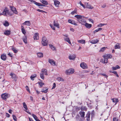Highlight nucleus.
<instances>
[{
    "mask_svg": "<svg viewBox=\"0 0 121 121\" xmlns=\"http://www.w3.org/2000/svg\"><path fill=\"white\" fill-rule=\"evenodd\" d=\"M74 17L78 19V21L82 25H84L86 22L85 20L82 18V16L76 15H75Z\"/></svg>",
    "mask_w": 121,
    "mask_h": 121,
    "instance_id": "obj_1",
    "label": "nucleus"
},
{
    "mask_svg": "<svg viewBox=\"0 0 121 121\" xmlns=\"http://www.w3.org/2000/svg\"><path fill=\"white\" fill-rule=\"evenodd\" d=\"M3 15L5 16H7L8 15H9L10 16H12L13 14V13H9L8 9L6 7L4 8L3 11Z\"/></svg>",
    "mask_w": 121,
    "mask_h": 121,
    "instance_id": "obj_2",
    "label": "nucleus"
},
{
    "mask_svg": "<svg viewBox=\"0 0 121 121\" xmlns=\"http://www.w3.org/2000/svg\"><path fill=\"white\" fill-rule=\"evenodd\" d=\"M41 43L44 46H47L48 44V40L45 37H42Z\"/></svg>",
    "mask_w": 121,
    "mask_h": 121,
    "instance_id": "obj_3",
    "label": "nucleus"
},
{
    "mask_svg": "<svg viewBox=\"0 0 121 121\" xmlns=\"http://www.w3.org/2000/svg\"><path fill=\"white\" fill-rule=\"evenodd\" d=\"M74 71V69L72 68L67 70L65 72L66 74L67 75H69L73 73Z\"/></svg>",
    "mask_w": 121,
    "mask_h": 121,
    "instance_id": "obj_4",
    "label": "nucleus"
},
{
    "mask_svg": "<svg viewBox=\"0 0 121 121\" xmlns=\"http://www.w3.org/2000/svg\"><path fill=\"white\" fill-rule=\"evenodd\" d=\"M10 96L9 95L6 93L2 94L1 95V97L4 100H5Z\"/></svg>",
    "mask_w": 121,
    "mask_h": 121,
    "instance_id": "obj_5",
    "label": "nucleus"
},
{
    "mask_svg": "<svg viewBox=\"0 0 121 121\" xmlns=\"http://www.w3.org/2000/svg\"><path fill=\"white\" fill-rule=\"evenodd\" d=\"M10 75L11 76L12 78L13 79V81L16 82L17 78V76L13 73H11L10 74Z\"/></svg>",
    "mask_w": 121,
    "mask_h": 121,
    "instance_id": "obj_6",
    "label": "nucleus"
},
{
    "mask_svg": "<svg viewBox=\"0 0 121 121\" xmlns=\"http://www.w3.org/2000/svg\"><path fill=\"white\" fill-rule=\"evenodd\" d=\"M29 1H30L32 3H34L36 4V5L38 6H45L44 5H43V4L40 3H39L37 2H36L35 1H34L33 0H28Z\"/></svg>",
    "mask_w": 121,
    "mask_h": 121,
    "instance_id": "obj_7",
    "label": "nucleus"
},
{
    "mask_svg": "<svg viewBox=\"0 0 121 121\" xmlns=\"http://www.w3.org/2000/svg\"><path fill=\"white\" fill-rule=\"evenodd\" d=\"M76 57V55L74 54L69 55L68 58L70 60H74Z\"/></svg>",
    "mask_w": 121,
    "mask_h": 121,
    "instance_id": "obj_8",
    "label": "nucleus"
},
{
    "mask_svg": "<svg viewBox=\"0 0 121 121\" xmlns=\"http://www.w3.org/2000/svg\"><path fill=\"white\" fill-rule=\"evenodd\" d=\"M80 66L83 69H86L87 68V65L85 63H82L80 64Z\"/></svg>",
    "mask_w": 121,
    "mask_h": 121,
    "instance_id": "obj_9",
    "label": "nucleus"
},
{
    "mask_svg": "<svg viewBox=\"0 0 121 121\" xmlns=\"http://www.w3.org/2000/svg\"><path fill=\"white\" fill-rule=\"evenodd\" d=\"M39 34L38 33H36L34 34V38L35 40L38 39L39 38Z\"/></svg>",
    "mask_w": 121,
    "mask_h": 121,
    "instance_id": "obj_10",
    "label": "nucleus"
},
{
    "mask_svg": "<svg viewBox=\"0 0 121 121\" xmlns=\"http://www.w3.org/2000/svg\"><path fill=\"white\" fill-rule=\"evenodd\" d=\"M85 5L86 8H88L89 9H91L93 8V6H92L90 4L87 3H85Z\"/></svg>",
    "mask_w": 121,
    "mask_h": 121,
    "instance_id": "obj_11",
    "label": "nucleus"
},
{
    "mask_svg": "<svg viewBox=\"0 0 121 121\" xmlns=\"http://www.w3.org/2000/svg\"><path fill=\"white\" fill-rule=\"evenodd\" d=\"M10 8L11 10L15 14H16L17 13V12L16 10V8L14 7H12L11 6H10Z\"/></svg>",
    "mask_w": 121,
    "mask_h": 121,
    "instance_id": "obj_12",
    "label": "nucleus"
},
{
    "mask_svg": "<svg viewBox=\"0 0 121 121\" xmlns=\"http://www.w3.org/2000/svg\"><path fill=\"white\" fill-rule=\"evenodd\" d=\"M104 59H102L101 62L104 63H107L108 62V58L104 56H103Z\"/></svg>",
    "mask_w": 121,
    "mask_h": 121,
    "instance_id": "obj_13",
    "label": "nucleus"
},
{
    "mask_svg": "<svg viewBox=\"0 0 121 121\" xmlns=\"http://www.w3.org/2000/svg\"><path fill=\"white\" fill-rule=\"evenodd\" d=\"M41 73L43 74H44L46 75H48L47 70L45 69H42Z\"/></svg>",
    "mask_w": 121,
    "mask_h": 121,
    "instance_id": "obj_14",
    "label": "nucleus"
},
{
    "mask_svg": "<svg viewBox=\"0 0 121 121\" xmlns=\"http://www.w3.org/2000/svg\"><path fill=\"white\" fill-rule=\"evenodd\" d=\"M49 62L53 66H55V63L54 60L52 59H49L48 60Z\"/></svg>",
    "mask_w": 121,
    "mask_h": 121,
    "instance_id": "obj_15",
    "label": "nucleus"
},
{
    "mask_svg": "<svg viewBox=\"0 0 121 121\" xmlns=\"http://www.w3.org/2000/svg\"><path fill=\"white\" fill-rule=\"evenodd\" d=\"M84 25H85L86 28L88 29H90L92 27L91 24L86 22Z\"/></svg>",
    "mask_w": 121,
    "mask_h": 121,
    "instance_id": "obj_16",
    "label": "nucleus"
},
{
    "mask_svg": "<svg viewBox=\"0 0 121 121\" xmlns=\"http://www.w3.org/2000/svg\"><path fill=\"white\" fill-rule=\"evenodd\" d=\"M10 31L9 30H6L4 33V34L6 35H10Z\"/></svg>",
    "mask_w": 121,
    "mask_h": 121,
    "instance_id": "obj_17",
    "label": "nucleus"
},
{
    "mask_svg": "<svg viewBox=\"0 0 121 121\" xmlns=\"http://www.w3.org/2000/svg\"><path fill=\"white\" fill-rule=\"evenodd\" d=\"M68 22L69 23H71V24L74 25L75 26H77V24L75 23V21L72 20H68Z\"/></svg>",
    "mask_w": 121,
    "mask_h": 121,
    "instance_id": "obj_18",
    "label": "nucleus"
},
{
    "mask_svg": "<svg viewBox=\"0 0 121 121\" xmlns=\"http://www.w3.org/2000/svg\"><path fill=\"white\" fill-rule=\"evenodd\" d=\"M37 54L38 57L39 58H42L43 56V54L42 52H38Z\"/></svg>",
    "mask_w": 121,
    "mask_h": 121,
    "instance_id": "obj_19",
    "label": "nucleus"
},
{
    "mask_svg": "<svg viewBox=\"0 0 121 121\" xmlns=\"http://www.w3.org/2000/svg\"><path fill=\"white\" fill-rule=\"evenodd\" d=\"M6 58V55L4 54H2L1 56V59L3 60H5Z\"/></svg>",
    "mask_w": 121,
    "mask_h": 121,
    "instance_id": "obj_20",
    "label": "nucleus"
},
{
    "mask_svg": "<svg viewBox=\"0 0 121 121\" xmlns=\"http://www.w3.org/2000/svg\"><path fill=\"white\" fill-rule=\"evenodd\" d=\"M48 89L46 87H44L43 89H42L41 92L44 93H46L48 91Z\"/></svg>",
    "mask_w": 121,
    "mask_h": 121,
    "instance_id": "obj_21",
    "label": "nucleus"
},
{
    "mask_svg": "<svg viewBox=\"0 0 121 121\" xmlns=\"http://www.w3.org/2000/svg\"><path fill=\"white\" fill-rule=\"evenodd\" d=\"M23 24L28 26H30L31 24L30 22L29 21H26Z\"/></svg>",
    "mask_w": 121,
    "mask_h": 121,
    "instance_id": "obj_22",
    "label": "nucleus"
},
{
    "mask_svg": "<svg viewBox=\"0 0 121 121\" xmlns=\"http://www.w3.org/2000/svg\"><path fill=\"white\" fill-rule=\"evenodd\" d=\"M53 25L54 26L58 28L59 29L60 28L59 24L57 23H56L55 21H54L53 22Z\"/></svg>",
    "mask_w": 121,
    "mask_h": 121,
    "instance_id": "obj_23",
    "label": "nucleus"
},
{
    "mask_svg": "<svg viewBox=\"0 0 121 121\" xmlns=\"http://www.w3.org/2000/svg\"><path fill=\"white\" fill-rule=\"evenodd\" d=\"M54 4L55 6L56 7H58L60 4V2L57 0H54Z\"/></svg>",
    "mask_w": 121,
    "mask_h": 121,
    "instance_id": "obj_24",
    "label": "nucleus"
},
{
    "mask_svg": "<svg viewBox=\"0 0 121 121\" xmlns=\"http://www.w3.org/2000/svg\"><path fill=\"white\" fill-rule=\"evenodd\" d=\"M99 41V40L98 39L92 40L90 41V43L92 44H95L98 42Z\"/></svg>",
    "mask_w": 121,
    "mask_h": 121,
    "instance_id": "obj_25",
    "label": "nucleus"
},
{
    "mask_svg": "<svg viewBox=\"0 0 121 121\" xmlns=\"http://www.w3.org/2000/svg\"><path fill=\"white\" fill-rule=\"evenodd\" d=\"M79 114L82 117H84L85 116V112H80L79 113Z\"/></svg>",
    "mask_w": 121,
    "mask_h": 121,
    "instance_id": "obj_26",
    "label": "nucleus"
},
{
    "mask_svg": "<svg viewBox=\"0 0 121 121\" xmlns=\"http://www.w3.org/2000/svg\"><path fill=\"white\" fill-rule=\"evenodd\" d=\"M40 2L43 4L45 5H48V2L46 0H40Z\"/></svg>",
    "mask_w": 121,
    "mask_h": 121,
    "instance_id": "obj_27",
    "label": "nucleus"
},
{
    "mask_svg": "<svg viewBox=\"0 0 121 121\" xmlns=\"http://www.w3.org/2000/svg\"><path fill=\"white\" fill-rule=\"evenodd\" d=\"M32 116L34 118L36 121H40L37 118V117L35 114H33Z\"/></svg>",
    "mask_w": 121,
    "mask_h": 121,
    "instance_id": "obj_28",
    "label": "nucleus"
},
{
    "mask_svg": "<svg viewBox=\"0 0 121 121\" xmlns=\"http://www.w3.org/2000/svg\"><path fill=\"white\" fill-rule=\"evenodd\" d=\"M64 40L68 42L69 44H71V43L69 40V38L66 37L64 38Z\"/></svg>",
    "mask_w": 121,
    "mask_h": 121,
    "instance_id": "obj_29",
    "label": "nucleus"
},
{
    "mask_svg": "<svg viewBox=\"0 0 121 121\" xmlns=\"http://www.w3.org/2000/svg\"><path fill=\"white\" fill-rule=\"evenodd\" d=\"M120 47L119 43H117L114 46V48L115 49H119Z\"/></svg>",
    "mask_w": 121,
    "mask_h": 121,
    "instance_id": "obj_30",
    "label": "nucleus"
},
{
    "mask_svg": "<svg viewBox=\"0 0 121 121\" xmlns=\"http://www.w3.org/2000/svg\"><path fill=\"white\" fill-rule=\"evenodd\" d=\"M113 102L115 103L116 104L118 101V99L116 98H113L112 99Z\"/></svg>",
    "mask_w": 121,
    "mask_h": 121,
    "instance_id": "obj_31",
    "label": "nucleus"
},
{
    "mask_svg": "<svg viewBox=\"0 0 121 121\" xmlns=\"http://www.w3.org/2000/svg\"><path fill=\"white\" fill-rule=\"evenodd\" d=\"M37 76V75L36 74H35L32 75L30 77V78L33 81L34 80V78H35Z\"/></svg>",
    "mask_w": 121,
    "mask_h": 121,
    "instance_id": "obj_32",
    "label": "nucleus"
},
{
    "mask_svg": "<svg viewBox=\"0 0 121 121\" xmlns=\"http://www.w3.org/2000/svg\"><path fill=\"white\" fill-rule=\"evenodd\" d=\"M120 68L119 66L118 65H117L115 67H113L112 68V70H116L117 69H119Z\"/></svg>",
    "mask_w": 121,
    "mask_h": 121,
    "instance_id": "obj_33",
    "label": "nucleus"
},
{
    "mask_svg": "<svg viewBox=\"0 0 121 121\" xmlns=\"http://www.w3.org/2000/svg\"><path fill=\"white\" fill-rule=\"evenodd\" d=\"M22 39L23 42L26 43H27V37L26 36H24L22 38Z\"/></svg>",
    "mask_w": 121,
    "mask_h": 121,
    "instance_id": "obj_34",
    "label": "nucleus"
},
{
    "mask_svg": "<svg viewBox=\"0 0 121 121\" xmlns=\"http://www.w3.org/2000/svg\"><path fill=\"white\" fill-rule=\"evenodd\" d=\"M104 56L108 59L111 58L112 57V55L110 54L106 55Z\"/></svg>",
    "mask_w": 121,
    "mask_h": 121,
    "instance_id": "obj_35",
    "label": "nucleus"
},
{
    "mask_svg": "<svg viewBox=\"0 0 121 121\" xmlns=\"http://www.w3.org/2000/svg\"><path fill=\"white\" fill-rule=\"evenodd\" d=\"M81 109L82 111H86V106H82L81 108Z\"/></svg>",
    "mask_w": 121,
    "mask_h": 121,
    "instance_id": "obj_36",
    "label": "nucleus"
},
{
    "mask_svg": "<svg viewBox=\"0 0 121 121\" xmlns=\"http://www.w3.org/2000/svg\"><path fill=\"white\" fill-rule=\"evenodd\" d=\"M50 47L53 51L56 50V48L52 45H50Z\"/></svg>",
    "mask_w": 121,
    "mask_h": 121,
    "instance_id": "obj_37",
    "label": "nucleus"
},
{
    "mask_svg": "<svg viewBox=\"0 0 121 121\" xmlns=\"http://www.w3.org/2000/svg\"><path fill=\"white\" fill-rule=\"evenodd\" d=\"M102 28H98V29H97V30H95L94 31V34L96 32H98V31H99L101 30H102Z\"/></svg>",
    "mask_w": 121,
    "mask_h": 121,
    "instance_id": "obj_38",
    "label": "nucleus"
},
{
    "mask_svg": "<svg viewBox=\"0 0 121 121\" xmlns=\"http://www.w3.org/2000/svg\"><path fill=\"white\" fill-rule=\"evenodd\" d=\"M3 24L6 26H8L9 25L8 22L7 21H5V23H4Z\"/></svg>",
    "mask_w": 121,
    "mask_h": 121,
    "instance_id": "obj_39",
    "label": "nucleus"
},
{
    "mask_svg": "<svg viewBox=\"0 0 121 121\" xmlns=\"http://www.w3.org/2000/svg\"><path fill=\"white\" fill-rule=\"evenodd\" d=\"M23 106L24 108L26 110H27L28 108L26 103L25 102L23 103Z\"/></svg>",
    "mask_w": 121,
    "mask_h": 121,
    "instance_id": "obj_40",
    "label": "nucleus"
},
{
    "mask_svg": "<svg viewBox=\"0 0 121 121\" xmlns=\"http://www.w3.org/2000/svg\"><path fill=\"white\" fill-rule=\"evenodd\" d=\"M57 80L59 81H64V79L58 77L57 78Z\"/></svg>",
    "mask_w": 121,
    "mask_h": 121,
    "instance_id": "obj_41",
    "label": "nucleus"
},
{
    "mask_svg": "<svg viewBox=\"0 0 121 121\" xmlns=\"http://www.w3.org/2000/svg\"><path fill=\"white\" fill-rule=\"evenodd\" d=\"M90 112H88L86 115V117L88 118H90Z\"/></svg>",
    "mask_w": 121,
    "mask_h": 121,
    "instance_id": "obj_42",
    "label": "nucleus"
},
{
    "mask_svg": "<svg viewBox=\"0 0 121 121\" xmlns=\"http://www.w3.org/2000/svg\"><path fill=\"white\" fill-rule=\"evenodd\" d=\"M12 50L15 53H16L18 52V51L14 48H12Z\"/></svg>",
    "mask_w": 121,
    "mask_h": 121,
    "instance_id": "obj_43",
    "label": "nucleus"
},
{
    "mask_svg": "<svg viewBox=\"0 0 121 121\" xmlns=\"http://www.w3.org/2000/svg\"><path fill=\"white\" fill-rule=\"evenodd\" d=\"M43 74L42 73H41L40 74V76L41 78L43 80L44 79V76L43 75Z\"/></svg>",
    "mask_w": 121,
    "mask_h": 121,
    "instance_id": "obj_44",
    "label": "nucleus"
},
{
    "mask_svg": "<svg viewBox=\"0 0 121 121\" xmlns=\"http://www.w3.org/2000/svg\"><path fill=\"white\" fill-rule=\"evenodd\" d=\"M22 33L24 35H25L26 34V32L25 31V30L24 28H22Z\"/></svg>",
    "mask_w": 121,
    "mask_h": 121,
    "instance_id": "obj_45",
    "label": "nucleus"
},
{
    "mask_svg": "<svg viewBox=\"0 0 121 121\" xmlns=\"http://www.w3.org/2000/svg\"><path fill=\"white\" fill-rule=\"evenodd\" d=\"M37 11H38V12H41V13H43V12H44V13H46V12L44 11H43V10H40V9H37Z\"/></svg>",
    "mask_w": 121,
    "mask_h": 121,
    "instance_id": "obj_46",
    "label": "nucleus"
},
{
    "mask_svg": "<svg viewBox=\"0 0 121 121\" xmlns=\"http://www.w3.org/2000/svg\"><path fill=\"white\" fill-rule=\"evenodd\" d=\"M38 83L40 87H42L43 85L44 84V83L40 82H39Z\"/></svg>",
    "mask_w": 121,
    "mask_h": 121,
    "instance_id": "obj_47",
    "label": "nucleus"
},
{
    "mask_svg": "<svg viewBox=\"0 0 121 121\" xmlns=\"http://www.w3.org/2000/svg\"><path fill=\"white\" fill-rule=\"evenodd\" d=\"M12 116H13V120L15 121H17V118H16V117L15 116L13 115Z\"/></svg>",
    "mask_w": 121,
    "mask_h": 121,
    "instance_id": "obj_48",
    "label": "nucleus"
},
{
    "mask_svg": "<svg viewBox=\"0 0 121 121\" xmlns=\"http://www.w3.org/2000/svg\"><path fill=\"white\" fill-rule=\"evenodd\" d=\"M78 42L80 43H84L85 41L82 40H78Z\"/></svg>",
    "mask_w": 121,
    "mask_h": 121,
    "instance_id": "obj_49",
    "label": "nucleus"
},
{
    "mask_svg": "<svg viewBox=\"0 0 121 121\" xmlns=\"http://www.w3.org/2000/svg\"><path fill=\"white\" fill-rule=\"evenodd\" d=\"M105 49V48L104 47L100 49V51L101 52H103Z\"/></svg>",
    "mask_w": 121,
    "mask_h": 121,
    "instance_id": "obj_50",
    "label": "nucleus"
},
{
    "mask_svg": "<svg viewBox=\"0 0 121 121\" xmlns=\"http://www.w3.org/2000/svg\"><path fill=\"white\" fill-rule=\"evenodd\" d=\"M77 10H74L71 12V14L72 15H73L74 13H77Z\"/></svg>",
    "mask_w": 121,
    "mask_h": 121,
    "instance_id": "obj_51",
    "label": "nucleus"
},
{
    "mask_svg": "<svg viewBox=\"0 0 121 121\" xmlns=\"http://www.w3.org/2000/svg\"><path fill=\"white\" fill-rule=\"evenodd\" d=\"M100 74L104 76L106 78H107L108 77V76L106 74H105L101 73V74Z\"/></svg>",
    "mask_w": 121,
    "mask_h": 121,
    "instance_id": "obj_52",
    "label": "nucleus"
},
{
    "mask_svg": "<svg viewBox=\"0 0 121 121\" xmlns=\"http://www.w3.org/2000/svg\"><path fill=\"white\" fill-rule=\"evenodd\" d=\"M25 87L26 88V89L27 91H28L30 93V91H29V89L28 87L27 86H26Z\"/></svg>",
    "mask_w": 121,
    "mask_h": 121,
    "instance_id": "obj_53",
    "label": "nucleus"
},
{
    "mask_svg": "<svg viewBox=\"0 0 121 121\" xmlns=\"http://www.w3.org/2000/svg\"><path fill=\"white\" fill-rule=\"evenodd\" d=\"M56 84L55 83H54L53 84V86L52 88V89H54L56 87Z\"/></svg>",
    "mask_w": 121,
    "mask_h": 121,
    "instance_id": "obj_54",
    "label": "nucleus"
},
{
    "mask_svg": "<svg viewBox=\"0 0 121 121\" xmlns=\"http://www.w3.org/2000/svg\"><path fill=\"white\" fill-rule=\"evenodd\" d=\"M50 26L51 27V28L54 30H55V27H54L53 25L50 24Z\"/></svg>",
    "mask_w": 121,
    "mask_h": 121,
    "instance_id": "obj_55",
    "label": "nucleus"
},
{
    "mask_svg": "<svg viewBox=\"0 0 121 121\" xmlns=\"http://www.w3.org/2000/svg\"><path fill=\"white\" fill-rule=\"evenodd\" d=\"M6 116L7 117H10V115L9 114L7 113L6 115Z\"/></svg>",
    "mask_w": 121,
    "mask_h": 121,
    "instance_id": "obj_56",
    "label": "nucleus"
},
{
    "mask_svg": "<svg viewBox=\"0 0 121 121\" xmlns=\"http://www.w3.org/2000/svg\"><path fill=\"white\" fill-rule=\"evenodd\" d=\"M117 119L116 118H114L113 119V121H117Z\"/></svg>",
    "mask_w": 121,
    "mask_h": 121,
    "instance_id": "obj_57",
    "label": "nucleus"
},
{
    "mask_svg": "<svg viewBox=\"0 0 121 121\" xmlns=\"http://www.w3.org/2000/svg\"><path fill=\"white\" fill-rule=\"evenodd\" d=\"M22 11L25 12L26 13H28V11H27L26 9H24L22 10Z\"/></svg>",
    "mask_w": 121,
    "mask_h": 121,
    "instance_id": "obj_58",
    "label": "nucleus"
},
{
    "mask_svg": "<svg viewBox=\"0 0 121 121\" xmlns=\"http://www.w3.org/2000/svg\"><path fill=\"white\" fill-rule=\"evenodd\" d=\"M79 4L80 5H81L82 6H84V5L82 4V2H81V1H80L79 2Z\"/></svg>",
    "mask_w": 121,
    "mask_h": 121,
    "instance_id": "obj_59",
    "label": "nucleus"
},
{
    "mask_svg": "<svg viewBox=\"0 0 121 121\" xmlns=\"http://www.w3.org/2000/svg\"><path fill=\"white\" fill-rule=\"evenodd\" d=\"M110 72H112V73H113L115 74H116V73H117V72L116 71H112V72H111L110 71Z\"/></svg>",
    "mask_w": 121,
    "mask_h": 121,
    "instance_id": "obj_60",
    "label": "nucleus"
},
{
    "mask_svg": "<svg viewBox=\"0 0 121 121\" xmlns=\"http://www.w3.org/2000/svg\"><path fill=\"white\" fill-rule=\"evenodd\" d=\"M70 30L72 31L73 32L74 31V30L72 28H70Z\"/></svg>",
    "mask_w": 121,
    "mask_h": 121,
    "instance_id": "obj_61",
    "label": "nucleus"
},
{
    "mask_svg": "<svg viewBox=\"0 0 121 121\" xmlns=\"http://www.w3.org/2000/svg\"><path fill=\"white\" fill-rule=\"evenodd\" d=\"M98 26L99 27H102V24H100L98 25Z\"/></svg>",
    "mask_w": 121,
    "mask_h": 121,
    "instance_id": "obj_62",
    "label": "nucleus"
},
{
    "mask_svg": "<svg viewBox=\"0 0 121 121\" xmlns=\"http://www.w3.org/2000/svg\"><path fill=\"white\" fill-rule=\"evenodd\" d=\"M8 55H9V56H10L11 57H12V54L10 53H8Z\"/></svg>",
    "mask_w": 121,
    "mask_h": 121,
    "instance_id": "obj_63",
    "label": "nucleus"
},
{
    "mask_svg": "<svg viewBox=\"0 0 121 121\" xmlns=\"http://www.w3.org/2000/svg\"><path fill=\"white\" fill-rule=\"evenodd\" d=\"M29 119L30 121H34L32 118H30V117H29Z\"/></svg>",
    "mask_w": 121,
    "mask_h": 121,
    "instance_id": "obj_64",
    "label": "nucleus"
}]
</instances>
